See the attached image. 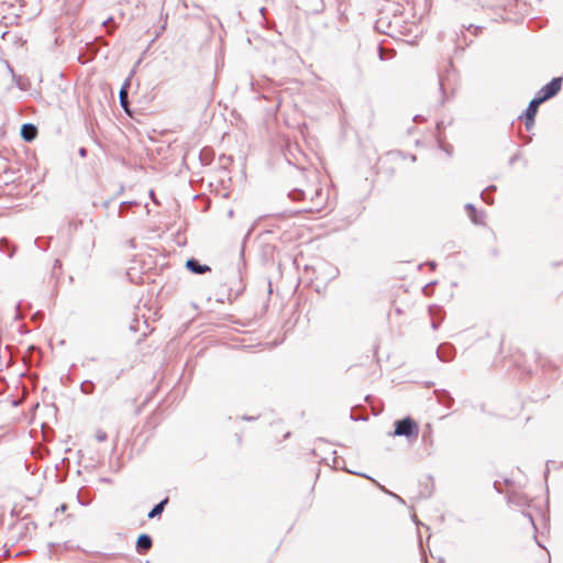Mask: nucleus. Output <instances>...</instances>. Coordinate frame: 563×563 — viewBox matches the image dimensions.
I'll return each mask as SVG.
<instances>
[{
    "mask_svg": "<svg viewBox=\"0 0 563 563\" xmlns=\"http://www.w3.org/2000/svg\"><path fill=\"white\" fill-rule=\"evenodd\" d=\"M22 136L25 141H32L36 136V129L32 124L22 126Z\"/></svg>",
    "mask_w": 563,
    "mask_h": 563,
    "instance_id": "423d86ee",
    "label": "nucleus"
},
{
    "mask_svg": "<svg viewBox=\"0 0 563 563\" xmlns=\"http://www.w3.org/2000/svg\"><path fill=\"white\" fill-rule=\"evenodd\" d=\"M79 153H80L81 156H85L86 155L85 148H80Z\"/></svg>",
    "mask_w": 563,
    "mask_h": 563,
    "instance_id": "9d476101",
    "label": "nucleus"
},
{
    "mask_svg": "<svg viewBox=\"0 0 563 563\" xmlns=\"http://www.w3.org/2000/svg\"><path fill=\"white\" fill-rule=\"evenodd\" d=\"M466 209L468 211V216L471 218V220L474 222V223H481L482 221H479L477 218H476V211H475V208L473 205H467L466 206Z\"/></svg>",
    "mask_w": 563,
    "mask_h": 563,
    "instance_id": "1a4fd4ad",
    "label": "nucleus"
},
{
    "mask_svg": "<svg viewBox=\"0 0 563 563\" xmlns=\"http://www.w3.org/2000/svg\"><path fill=\"white\" fill-rule=\"evenodd\" d=\"M393 435L397 437H415L418 435V427L416 422L410 418H405L401 420L396 421L395 423V431Z\"/></svg>",
    "mask_w": 563,
    "mask_h": 563,
    "instance_id": "f257e3e1",
    "label": "nucleus"
},
{
    "mask_svg": "<svg viewBox=\"0 0 563 563\" xmlns=\"http://www.w3.org/2000/svg\"><path fill=\"white\" fill-rule=\"evenodd\" d=\"M561 85V78H553L548 85H545L539 90L537 97L544 102L545 100L552 98L560 91Z\"/></svg>",
    "mask_w": 563,
    "mask_h": 563,
    "instance_id": "f03ea898",
    "label": "nucleus"
},
{
    "mask_svg": "<svg viewBox=\"0 0 563 563\" xmlns=\"http://www.w3.org/2000/svg\"><path fill=\"white\" fill-rule=\"evenodd\" d=\"M186 267L195 274H203L210 271L209 266L199 264L196 260H188Z\"/></svg>",
    "mask_w": 563,
    "mask_h": 563,
    "instance_id": "20e7f679",
    "label": "nucleus"
},
{
    "mask_svg": "<svg viewBox=\"0 0 563 563\" xmlns=\"http://www.w3.org/2000/svg\"><path fill=\"white\" fill-rule=\"evenodd\" d=\"M130 86V78H128L124 82V85L122 86L121 90H120V93H119V97H120V103L122 106V108L129 112L128 110V88Z\"/></svg>",
    "mask_w": 563,
    "mask_h": 563,
    "instance_id": "39448f33",
    "label": "nucleus"
},
{
    "mask_svg": "<svg viewBox=\"0 0 563 563\" xmlns=\"http://www.w3.org/2000/svg\"><path fill=\"white\" fill-rule=\"evenodd\" d=\"M167 503V499L161 501L159 504H157L150 512H148V518H154L156 517L157 515H159L163 509H164V505Z\"/></svg>",
    "mask_w": 563,
    "mask_h": 563,
    "instance_id": "6e6552de",
    "label": "nucleus"
},
{
    "mask_svg": "<svg viewBox=\"0 0 563 563\" xmlns=\"http://www.w3.org/2000/svg\"><path fill=\"white\" fill-rule=\"evenodd\" d=\"M136 544L140 550L146 551L152 547V540L147 534H141Z\"/></svg>",
    "mask_w": 563,
    "mask_h": 563,
    "instance_id": "0eeeda50",
    "label": "nucleus"
},
{
    "mask_svg": "<svg viewBox=\"0 0 563 563\" xmlns=\"http://www.w3.org/2000/svg\"><path fill=\"white\" fill-rule=\"evenodd\" d=\"M543 101L541 99H539L537 96L536 98H533L530 103H529V107L527 109V112H526V126L528 129L531 128V125L533 124L534 122V115L538 111V107L542 103Z\"/></svg>",
    "mask_w": 563,
    "mask_h": 563,
    "instance_id": "7ed1b4c3",
    "label": "nucleus"
}]
</instances>
